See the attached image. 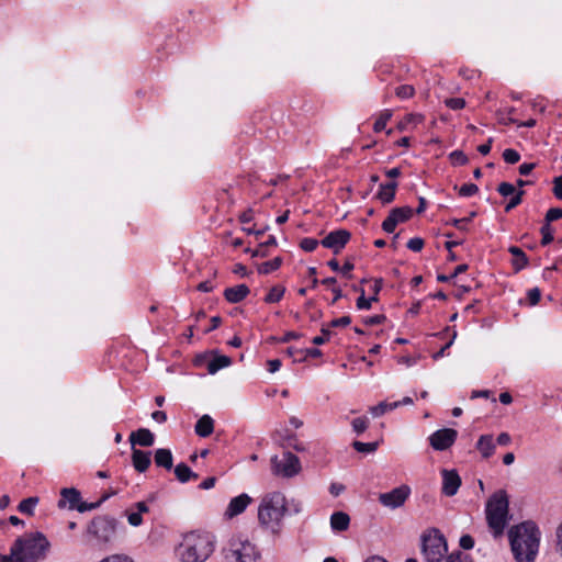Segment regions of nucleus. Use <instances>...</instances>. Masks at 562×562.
Masks as SVG:
<instances>
[{"instance_id":"f257e3e1","label":"nucleus","mask_w":562,"mask_h":562,"mask_svg":"<svg viewBox=\"0 0 562 562\" xmlns=\"http://www.w3.org/2000/svg\"><path fill=\"white\" fill-rule=\"evenodd\" d=\"M510 548L517 562H533L538 554L540 531L535 522L524 521L508 531Z\"/></svg>"},{"instance_id":"f03ea898","label":"nucleus","mask_w":562,"mask_h":562,"mask_svg":"<svg viewBox=\"0 0 562 562\" xmlns=\"http://www.w3.org/2000/svg\"><path fill=\"white\" fill-rule=\"evenodd\" d=\"M215 549V539L209 532L191 531L183 536L176 549L181 562H204Z\"/></svg>"},{"instance_id":"7ed1b4c3","label":"nucleus","mask_w":562,"mask_h":562,"mask_svg":"<svg viewBox=\"0 0 562 562\" xmlns=\"http://www.w3.org/2000/svg\"><path fill=\"white\" fill-rule=\"evenodd\" d=\"M288 514V499L279 491L266 493L258 506V521L261 527L278 532Z\"/></svg>"},{"instance_id":"20e7f679","label":"nucleus","mask_w":562,"mask_h":562,"mask_svg":"<svg viewBox=\"0 0 562 562\" xmlns=\"http://www.w3.org/2000/svg\"><path fill=\"white\" fill-rule=\"evenodd\" d=\"M48 548V540L37 531L18 538L11 547V553L15 562H36L45 557Z\"/></svg>"},{"instance_id":"39448f33","label":"nucleus","mask_w":562,"mask_h":562,"mask_svg":"<svg viewBox=\"0 0 562 562\" xmlns=\"http://www.w3.org/2000/svg\"><path fill=\"white\" fill-rule=\"evenodd\" d=\"M508 499L504 493L494 494L486 504V519L494 536H501L507 524Z\"/></svg>"},{"instance_id":"423d86ee","label":"nucleus","mask_w":562,"mask_h":562,"mask_svg":"<svg viewBox=\"0 0 562 562\" xmlns=\"http://www.w3.org/2000/svg\"><path fill=\"white\" fill-rule=\"evenodd\" d=\"M225 562H259L260 552L248 539H232L224 549Z\"/></svg>"},{"instance_id":"0eeeda50","label":"nucleus","mask_w":562,"mask_h":562,"mask_svg":"<svg viewBox=\"0 0 562 562\" xmlns=\"http://www.w3.org/2000/svg\"><path fill=\"white\" fill-rule=\"evenodd\" d=\"M116 525L117 521L113 517L98 516L91 520L88 532L100 542H109L115 536Z\"/></svg>"},{"instance_id":"6e6552de","label":"nucleus","mask_w":562,"mask_h":562,"mask_svg":"<svg viewBox=\"0 0 562 562\" xmlns=\"http://www.w3.org/2000/svg\"><path fill=\"white\" fill-rule=\"evenodd\" d=\"M271 469L274 475L292 477L301 471V462L294 453L286 451L282 458L277 456L271 458Z\"/></svg>"},{"instance_id":"1a4fd4ad","label":"nucleus","mask_w":562,"mask_h":562,"mask_svg":"<svg viewBox=\"0 0 562 562\" xmlns=\"http://www.w3.org/2000/svg\"><path fill=\"white\" fill-rule=\"evenodd\" d=\"M447 552L445 537L436 531L423 538V553L427 562H439Z\"/></svg>"},{"instance_id":"9d476101","label":"nucleus","mask_w":562,"mask_h":562,"mask_svg":"<svg viewBox=\"0 0 562 562\" xmlns=\"http://www.w3.org/2000/svg\"><path fill=\"white\" fill-rule=\"evenodd\" d=\"M412 490L408 485L402 484L390 492L379 494V502L383 507L397 509L409 498Z\"/></svg>"},{"instance_id":"9b49d317","label":"nucleus","mask_w":562,"mask_h":562,"mask_svg":"<svg viewBox=\"0 0 562 562\" xmlns=\"http://www.w3.org/2000/svg\"><path fill=\"white\" fill-rule=\"evenodd\" d=\"M414 214L411 206H401L391 210L389 216L382 223V229L391 234L395 231L396 226L401 223L407 222Z\"/></svg>"},{"instance_id":"f8f14e48","label":"nucleus","mask_w":562,"mask_h":562,"mask_svg":"<svg viewBox=\"0 0 562 562\" xmlns=\"http://www.w3.org/2000/svg\"><path fill=\"white\" fill-rule=\"evenodd\" d=\"M458 437L457 430L452 428H442L436 430L429 436V443L432 449L443 451L449 449Z\"/></svg>"},{"instance_id":"ddd939ff","label":"nucleus","mask_w":562,"mask_h":562,"mask_svg":"<svg viewBox=\"0 0 562 562\" xmlns=\"http://www.w3.org/2000/svg\"><path fill=\"white\" fill-rule=\"evenodd\" d=\"M351 234L347 229H337L330 232L321 244L328 249H331L334 254H338L346 244L350 240Z\"/></svg>"},{"instance_id":"4468645a","label":"nucleus","mask_w":562,"mask_h":562,"mask_svg":"<svg viewBox=\"0 0 562 562\" xmlns=\"http://www.w3.org/2000/svg\"><path fill=\"white\" fill-rule=\"evenodd\" d=\"M251 503L252 498L246 493L233 497L224 512V517L226 519H233L243 514Z\"/></svg>"},{"instance_id":"2eb2a0df","label":"nucleus","mask_w":562,"mask_h":562,"mask_svg":"<svg viewBox=\"0 0 562 562\" xmlns=\"http://www.w3.org/2000/svg\"><path fill=\"white\" fill-rule=\"evenodd\" d=\"M442 486L441 492L446 496H453L458 493L461 486V477L456 470L443 469L441 471Z\"/></svg>"},{"instance_id":"dca6fc26","label":"nucleus","mask_w":562,"mask_h":562,"mask_svg":"<svg viewBox=\"0 0 562 562\" xmlns=\"http://www.w3.org/2000/svg\"><path fill=\"white\" fill-rule=\"evenodd\" d=\"M81 499L80 492L75 487L63 488L60 491V498L58 501V508L63 509L68 507L69 509H77V506Z\"/></svg>"},{"instance_id":"f3484780","label":"nucleus","mask_w":562,"mask_h":562,"mask_svg":"<svg viewBox=\"0 0 562 562\" xmlns=\"http://www.w3.org/2000/svg\"><path fill=\"white\" fill-rule=\"evenodd\" d=\"M151 453L132 448V464L138 473H144L151 464Z\"/></svg>"},{"instance_id":"a211bd4d","label":"nucleus","mask_w":562,"mask_h":562,"mask_svg":"<svg viewBox=\"0 0 562 562\" xmlns=\"http://www.w3.org/2000/svg\"><path fill=\"white\" fill-rule=\"evenodd\" d=\"M130 441L132 443V448H134L135 445L140 447H151L155 442V436L149 429L139 428L130 435Z\"/></svg>"},{"instance_id":"6ab92c4d","label":"nucleus","mask_w":562,"mask_h":562,"mask_svg":"<svg viewBox=\"0 0 562 562\" xmlns=\"http://www.w3.org/2000/svg\"><path fill=\"white\" fill-rule=\"evenodd\" d=\"M249 292L250 290L246 284H238L225 289L224 297L229 303H239L249 294Z\"/></svg>"},{"instance_id":"aec40b11","label":"nucleus","mask_w":562,"mask_h":562,"mask_svg":"<svg viewBox=\"0 0 562 562\" xmlns=\"http://www.w3.org/2000/svg\"><path fill=\"white\" fill-rule=\"evenodd\" d=\"M350 525V517L345 512H335L330 516V528L335 532L346 531Z\"/></svg>"},{"instance_id":"412c9836","label":"nucleus","mask_w":562,"mask_h":562,"mask_svg":"<svg viewBox=\"0 0 562 562\" xmlns=\"http://www.w3.org/2000/svg\"><path fill=\"white\" fill-rule=\"evenodd\" d=\"M194 431L198 436L206 438L214 431V420L210 415L200 417L194 426Z\"/></svg>"},{"instance_id":"4be33fe9","label":"nucleus","mask_w":562,"mask_h":562,"mask_svg":"<svg viewBox=\"0 0 562 562\" xmlns=\"http://www.w3.org/2000/svg\"><path fill=\"white\" fill-rule=\"evenodd\" d=\"M155 464L159 468H164L166 470H171L173 467V457L171 450L166 448H159L155 451L154 454Z\"/></svg>"},{"instance_id":"5701e85b","label":"nucleus","mask_w":562,"mask_h":562,"mask_svg":"<svg viewBox=\"0 0 562 562\" xmlns=\"http://www.w3.org/2000/svg\"><path fill=\"white\" fill-rule=\"evenodd\" d=\"M397 189V182L391 181L387 183L380 184L379 191L376 193V198L383 203L389 204L395 198V192Z\"/></svg>"},{"instance_id":"b1692460","label":"nucleus","mask_w":562,"mask_h":562,"mask_svg":"<svg viewBox=\"0 0 562 562\" xmlns=\"http://www.w3.org/2000/svg\"><path fill=\"white\" fill-rule=\"evenodd\" d=\"M508 251L513 255L512 265L515 271H520L528 266V258L526 254L517 246H510Z\"/></svg>"},{"instance_id":"393cba45","label":"nucleus","mask_w":562,"mask_h":562,"mask_svg":"<svg viewBox=\"0 0 562 562\" xmlns=\"http://www.w3.org/2000/svg\"><path fill=\"white\" fill-rule=\"evenodd\" d=\"M232 363V359L227 356L216 355L214 356L207 363V372L210 374H215L221 369L229 367Z\"/></svg>"},{"instance_id":"a878e982","label":"nucleus","mask_w":562,"mask_h":562,"mask_svg":"<svg viewBox=\"0 0 562 562\" xmlns=\"http://www.w3.org/2000/svg\"><path fill=\"white\" fill-rule=\"evenodd\" d=\"M476 448L484 458H490L495 450L493 437L490 435L481 436L477 440Z\"/></svg>"},{"instance_id":"bb28decb","label":"nucleus","mask_w":562,"mask_h":562,"mask_svg":"<svg viewBox=\"0 0 562 562\" xmlns=\"http://www.w3.org/2000/svg\"><path fill=\"white\" fill-rule=\"evenodd\" d=\"M175 475L180 483H187L190 480H196L199 476L183 462L176 465Z\"/></svg>"},{"instance_id":"cd10ccee","label":"nucleus","mask_w":562,"mask_h":562,"mask_svg":"<svg viewBox=\"0 0 562 562\" xmlns=\"http://www.w3.org/2000/svg\"><path fill=\"white\" fill-rule=\"evenodd\" d=\"M40 498L36 496L24 498L20 502L18 509L20 513L33 516L35 507L37 506Z\"/></svg>"},{"instance_id":"c85d7f7f","label":"nucleus","mask_w":562,"mask_h":562,"mask_svg":"<svg viewBox=\"0 0 562 562\" xmlns=\"http://www.w3.org/2000/svg\"><path fill=\"white\" fill-rule=\"evenodd\" d=\"M284 293L285 288L283 285L277 284L269 290L263 300L268 304L278 303L282 300Z\"/></svg>"},{"instance_id":"c756f323","label":"nucleus","mask_w":562,"mask_h":562,"mask_svg":"<svg viewBox=\"0 0 562 562\" xmlns=\"http://www.w3.org/2000/svg\"><path fill=\"white\" fill-rule=\"evenodd\" d=\"M424 121V115L419 113H409L407 114L398 124L397 128L400 131H405L409 125L416 126L417 124Z\"/></svg>"},{"instance_id":"7c9ffc66","label":"nucleus","mask_w":562,"mask_h":562,"mask_svg":"<svg viewBox=\"0 0 562 562\" xmlns=\"http://www.w3.org/2000/svg\"><path fill=\"white\" fill-rule=\"evenodd\" d=\"M282 265V258L276 257L271 260L265 261L258 266V272L261 274H269L280 268Z\"/></svg>"},{"instance_id":"2f4dec72","label":"nucleus","mask_w":562,"mask_h":562,"mask_svg":"<svg viewBox=\"0 0 562 562\" xmlns=\"http://www.w3.org/2000/svg\"><path fill=\"white\" fill-rule=\"evenodd\" d=\"M398 407V403H387V402H380L378 405L370 407V413L373 417H380L386 412L396 409Z\"/></svg>"},{"instance_id":"473e14b6","label":"nucleus","mask_w":562,"mask_h":562,"mask_svg":"<svg viewBox=\"0 0 562 562\" xmlns=\"http://www.w3.org/2000/svg\"><path fill=\"white\" fill-rule=\"evenodd\" d=\"M450 330H452L450 340L439 351H437L436 353L432 355L434 360H438L445 356L446 350L452 346V344L457 337V330L451 327H446V329L443 331L436 334V336L442 337L446 333H448Z\"/></svg>"},{"instance_id":"72a5a7b5","label":"nucleus","mask_w":562,"mask_h":562,"mask_svg":"<svg viewBox=\"0 0 562 562\" xmlns=\"http://www.w3.org/2000/svg\"><path fill=\"white\" fill-rule=\"evenodd\" d=\"M392 117V111L391 110H384L380 113L379 117L373 124V131L375 133L382 132L385 127L390 119Z\"/></svg>"},{"instance_id":"f704fd0d","label":"nucleus","mask_w":562,"mask_h":562,"mask_svg":"<svg viewBox=\"0 0 562 562\" xmlns=\"http://www.w3.org/2000/svg\"><path fill=\"white\" fill-rule=\"evenodd\" d=\"M360 296L357 299L356 306L358 310H370L373 302H378L379 297L370 296L366 297L364 290L359 289Z\"/></svg>"},{"instance_id":"c9c22d12","label":"nucleus","mask_w":562,"mask_h":562,"mask_svg":"<svg viewBox=\"0 0 562 562\" xmlns=\"http://www.w3.org/2000/svg\"><path fill=\"white\" fill-rule=\"evenodd\" d=\"M352 447L356 451L361 453H371L374 452L378 447L379 442H361V441H353Z\"/></svg>"},{"instance_id":"e433bc0d","label":"nucleus","mask_w":562,"mask_h":562,"mask_svg":"<svg viewBox=\"0 0 562 562\" xmlns=\"http://www.w3.org/2000/svg\"><path fill=\"white\" fill-rule=\"evenodd\" d=\"M395 94L400 99H411L415 94V88L412 85H402L395 89Z\"/></svg>"},{"instance_id":"4c0bfd02","label":"nucleus","mask_w":562,"mask_h":562,"mask_svg":"<svg viewBox=\"0 0 562 562\" xmlns=\"http://www.w3.org/2000/svg\"><path fill=\"white\" fill-rule=\"evenodd\" d=\"M540 233L542 235L541 238V245L546 246L553 241V228L551 227V224L544 223L541 226Z\"/></svg>"},{"instance_id":"58836bf2","label":"nucleus","mask_w":562,"mask_h":562,"mask_svg":"<svg viewBox=\"0 0 562 562\" xmlns=\"http://www.w3.org/2000/svg\"><path fill=\"white\" fill-rule=\"evenodd\" d=\"M352 429L356 434H362L369 426V419L366 416L355 418L351 423Z\"/></svg>"},{"instance_id":"ea45409f","label":"nucleus","mask_w":562,"mask_h":562,"mask_svg":"<svg viewBox=\"0 0 562 562\" xmlns=\"http://www.w3.org/2000/svg\"><path fill=\"white\" fill-rule=\"evenodd\" d=\"M503 159L509 165H514L520 160V154L513 148H507L503 151Z\"/></svg>"},{"instance_id":"a19ab883","label":"nucleus","mask_w":562,"mask_h":562,"mask_svg":"<svg viewBox=\"0 0 562 562\" xmlns=\"http://www.w3.org/2000/svg\"><path fill=\"white\" fill-rule=\"evenodd\" d=\"M476 216V212L473 211L469 214L468 217L464 218H454L451 221V225L460 231H467V224L471 222Z\"/></svg>"},{"instance_id":"79ce46f5","label":"nucleus","mask_w":562,"mask_h":562,"mask_svg":"<svg viewBox=\"0 0 562 562\" xmlns=\"http://www.w3.org/2000/svg\"><path fill=\"white\" fill-rule=\"evenodd\" d=\"M449 158L451 162L456 166H463L468 162V157L461 150H453L450 153Z\"/></svg>"},{"instance_id":"37998d69","label":"nucleus","mask_w":562,"mask_h":562,"mask_svg":"<svg viewBox=\"0 0 562 562\" xmlns=\"http://www.w3.org/2000/svg\"><path fill=\"white\" fill-rule=\"evenodd\" d=\"M318 240L315 238L306 237L300 241V247L307 252L314 251L318 246Z\"/></svg>"},{"instance_id":"c03bdc74","label":"nucleus","mask_w":562,"mask_h":562,"mask_svg":"<svg viewBox=\"0 0 562 562\" xmlns=\"http://www.w3.org/2000/svg\"><path fill=\"white\" fill-rule=\"evenodd\" d=\"M479 191V187L474 183H465L459 188V194L461 196H472L476 194Z\"/></svg>"},{"instance_id":"a18cd8bd","label":"nucleus","mask_w":562,"mask_h":562,"mask_svg":"<svg viewBox=\"0 0 562 562\" xmlns=\"http://www.w3.org/2000/svg\"><path fill=\"white\" fill-rule=\"evenodd\" d=\"M445 104L451 110H461L465 106L463 98H449L445 100Z\"/></svg>"},{"instance_id":"49530a36","label":"nucleus","mask_w":562,"mask_h":562,"mask_svg":"<svg viewBox=\"0 0 562 562\" xmlns=\"http://www.w3.org/2000/svg\"><path fill=\"white\" fill-rule=\"evenodd\" d=\"M497 191L503 196L514 195L516 193V189L514 184L509 182H502L498 184Z\"/></svg>"},{"instance_id":"de8ad7c7","label":"nucleus","mask_w":562,"mask_h":562,"mask_svg":"<svg viewBox=\"0 0 562 562\" xmlns=\"http://www.w3.org/2000/svg\"><path fill=\"white\" fill-rule=\"evenodd\" d=\"M527 299L529 301L530 306L537 305L541 299V292H540L539 288H532V289L528 290Z\"/></svg>"},{"instance_id":"09e8293b","label":"nucleus","mask_w":562,"mask_h":562,"mask_svg":"<svg viewBox=\"0 0 562 562\" xmlns=\"http://www.w3.org/2000/svg\"><path fill=\"white\" fill-rule=\"evenodd\" d=\"M559 218H562V209L552 207V209L548 210L544 221H546V223L551 224V222H554Z\"/></svg>"},{"instance_id":"8fccbe9b","label":"nucleus","mask_w":562,"mask_h":562,"mask_svg":"<svg viewBox=\"0 0 562 562\" xmlns=\"http://www.w3.org/2000/svg\"><path fill=\"white\" fill-rule=\"evenodd\" d=\"M303 510V504L301 501L291 499L288 501V514L297 515Z\"/></svg>"},{"instance_id":"3c124183","label":"nucleus","mask_w":562,"mask_h":562,"mask_svg":"<svg viewBox=\"0 0 562 562\" xmlns=\"http://www.w3.org/2000/svg\"><path fill=\"white\" fill-rule=\"evenodd\" d=\"M469 561H470L469 555L461 551L452 552L450 555L447 557V560H446V562H469Z\"/></svg>"},{"instance_id":"603ef678","label":"nucleus","mask_w":562,"mask_h":562,"mask_svg":"<svg viewBox=\"0 0 562 562\" xmlns=\"http://www.w3.org/2000/svg\"><path fill=\"white\" fill-rule=\"evenodd\" d=\"M406 246L412 251L418 252L424 247V239H422L420 237L411 238Z\"/></svg>"},{"instance_id":"864d4df0","label":"nucleus","mask_w":562,"mask_h":562,"mask_svg":"<svg viewBox=\"0 0 562 562\" xmlns=\"http://www.w3.org/2000/svg\"><path fill=\"white\" fill-rule=\"evenodd\" d=\"M524 194V191H518L516 192L512 199L509 200V202L507 203V205L505 206V212H509L510 210H513L514 207H516L517 205H519L521 203V196Z\"/></svg>"},{"instance_id":"5fc2aeb1","label":"nucleus","mask_w":562,"mask_h":562,"mask_svg":"<svg viewBox=\"0 0 562 562\" xmlns=\"http://www.w3.org/2000/svg\"><path fill=\"white\" fill-rule=\"evenodd\" d=\"M321 335L313 338L312 342L314 345H323L327 340H329L331 331L328 328L323 327L321 330Z\"/></svg>"},{"instance_id":"6e6d98bb","label":"nucleus","mask_w":562,"mask_h":562,"mask_svg":"<svg viewBox=\"0 0 562 562\" xmlns=\"http://www.w3.org/2000/svg\"><path fill=\"white\" fill-rule=\"evenodd\" d=\"M552 192L558 200H562V176H558L553 179Z\"/></svg>"},{"instance_id":"4d7b16f0","label":"nucleus","mask_w":562,"mask_h":562,"mask_svg":"<svg viewBox=\"0 0 562 562\" xmlns=\"http://www.w3.org/2000/svg\"><path fill=\"white\" fill-rule=\"evenodd\" d=\"M100 562H134L131 558L124 554H112L102 559Z\"/></svg>"},{"instance_id":"13d9d810","label":"nucleus","mask_w":562,"mask_h":562,"mask_svg":"<svg viewBox=\"0 0 562 562\" xmlns=\"http://www.w3.org/2000/svg\"><path fill=\"white\" fill-rule=\"evenodd\" d=\"M127 521L133 527H138L143 524V518L137 512L127 513Z\"/></svg>"},{"instance_id":"bf43d9fd","label":"nucleus","mask_w":562,"mask_h":562,"mask_svg":"<svg viewBox=\"0 0 562 562\" xmlns=\"http://www.w3.org/2000/svg\"><path fill=\"white\" fill-rule=\"evenodd\" d=\"M385 321V316L382 314L366 317L363 323L368 326L380 325Z\"/></svg>"},{"instance_id":"052dcab7","label":"nucleus","mask_w":562,"mask_h":562,"mask_svg":"<svg viewBox=\"0 0 562 562\" xmlns=\"http://www.w3.org/2000/svg\"><path fill=\"white\" fill-rule=\"evenodd\" d=\"M100 506V502H95V503H87V502H79L78 506H77V510L79 513H85V512H88V510H93L95 508H98Z\"/></svg>"},{"instance_id":"680f3d73","label":"nucleus","mask_w":562,"mask_h":562,"mask_svg":"<svg viewBox=\"0 0 562 562\" xmlns=\"http://www.w3.org/2000/svg\"><path fill=\"white\" fill-rule=\"evenodd\" d=\"M459 543L462 549L470 550L474 547V539L470 535H463Z\"/></svg>"},{"instance_id":"e2e57ef3","label":"nucleus","mask_w":562,"mask_h":562,"mask_svg":"<svg viewBox=\"0 0 562 562\" xmlns=\"http://www.w3.org/2000/svg\"><path fill=\"white\" fill-rule=\"evenodd\" d=\"M351 323L350 316H342L330 322L331 327H345Z\"/></svg>"},{"instance_id":"0e129e2a","label":"nucleus","mask_w":562,"mask_h":562,"mask_svg":"<svg viewBox=\"0 0 562 562\" xmlns=\"http://www.w3.org/2000/svg\"><path fill=\"white\" fill-rule=\"evenodd\" d=\"M281 368L280 359H271L267 361V369L270 373H276Z\"/></svg>"},{"instance_id":"69168bd1","label":"nucleus","mask_w":562,"mask_h":562,"mask_svg":"<svg viewBox=\"0 0 562 562\" xmlns=\"http://www.w3.org/2000/svg\"><path fill=\"white\" fill-rule=\"evenodd\" d=\"M536 167L535 162H524L519 166V173L521 176H528Z\"/></svg>"},{"instance_id":"338daca9","label":"nucleus","mask_w":562,"mask_h":562,"mask_svg":"<svg viewBox=\"0 0 562 562\" xmlns=\"http://www.w3.org/2000/svg\"><path fill=\"white\" fill-rule=\"evenodd\" d=\"M151 418L158 424H164L167 420V414L162 411H155L151 413Z\"/></svg>"},{"instance_id":"774afa93","label":"nucleus","mask_w":562,"mask_h":562,"mask_svg":"<svg viewBox=\"0 0 562 562\" xmlns=\"http://www.w3.org/2000/svg\"><path fill=\"white\" fill-rule=\"evenodd\" d=\"M492 143H493V138H492V137H490L485 144H482V145H480V146L477 147V151H479L481 155H487V154H490L491 148H492Z\"/></svg>"}]
</instances>
